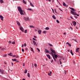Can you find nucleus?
<instances>
[{
    "label": "nucleus",
    "instance_id": "nucleus-1",
    "mask_svg": "<svg viewBox=\"0 0 80 80\" xmlns=\"http://www.w3.org/2000/svg\"><path fill=\"white\" fill-rule=\"evenodd\" d=\"M16 22L17 23L18 26H19V27L20 30H21L22 32H24V30H23V28L21 26V25H20V22L18 21H16Z\"/></svg>",
    "mask_w": 80,
    "mask_h": 80
},
{
    "label": "nucleus",
    "instance_id": "nucleus-2",
    "mask_svg": "<svg viewBox=\"0 0 80 80\" xmlns=\"http://www.w3.org/2000/svg\"><path fill=\"white\" fill-rule=\"evenodd\" d=\"M18 9L19 12H20L21 15H24L23 13V10L21 8V7L20 6H18Z\"/></svg>",
    "mask_w": 80,
    "mask_h": 80
},
{
    "label": "nucleus",
    "instance_id": "nucleus-3",
    "mask_svg": "<svg viewBox=\"0 0 80 80\" xmlns=\"http://www.w3.org/2000/svg\"><path fill=\"white\" fill-rule=\"evenodd\" d=\"M71 13L73 14V15H77L78 17H79V14H77L76 12L73 11L72 10H71Z\"/></svg>",
    "mask_w": 80,
    "mask_h": 80
},
{
    "label": "nucleus",
    "instance_id": "nucleus-4",
    "mask_svg": "<svg viewBox=\"0 0 80 80\" xmlns=\"http://www.w3.org/2000/svg\"><path fill=\"white\" fill-rule=\"evenodd\" d=\"M24 20L25 21H29V17H24Z\"/></svg>",
    "mask_w": 80,
    "mask_h": 80
},
{
    "label": "nucleus",
    "instance_id": "nucleus-5",
    "mask_svg": "<svg viewBox=\"0 0 80 80\" xmlns=\"http://www.w3.org/2000/svg\"><path fill=\"white\" fill-rule=\"evenodd\" d=\"M72 23L74 26H76V25H77V22L75 21H72Z\"/></svg>",
    "mask_w": 80,
    "mask_h": 80
},
{
    "label": "nucleus",
    "instance_id": "nucleus-6",
    "mask_svg": "<svg viewBox=\"0 0 80 80\" xmlns=\"http://www.w3.org/2000/svg\"><path fill=\"white\" fill-rule=\"evenodd\" d=\"M50 50L52 53H53L54 54H55V53H56V52H55V50H53V49H52V48H50Z\"/></svg>",
    "mask_w": 80,
    "mask_h": 80
},
{
    "label": "nucleus",
    "instance_id": "nucleus-7",
    "mask_svg": "<svg viewBox=\"0 0 80 80\" xmlns=\"http://www.w3.org/2000/svg\"><path fill=\"white\" fill-rule=\"evenodd\" d=\"M32 42L34 45V46L36 45V47H37V42H35V41L33 40H32Z\"/></svg>",
    "mask_w": 80,
    "mask_h": 80
},
{
    "label": "nucleus",
    "instance_id": "nucleus-8",
    "mask_svg": "<svg viewBox=\"0 0 80 80\" xmlns=\"http://www.w3.org/2000/svg\"><path fill=\"white\" fill-rule=\"evenodd\" d=\"M0 18H1V19L2 20V21H3V17L2 15H0Z\"/></svg>",
    "mask_w": 80,
    "mask_h": 80
},
{
    "label": "nucleus",
    "instance_id": "nucleus-9",
    "mask_svg": "<svg viewBox=\"0 0 80 80\" xmlns=\"http://www.w3.org/2000/svg\"><path fill=\"white\" fill-rule=\"evenodd\" d=\"M38 34L39 35H40L41 34V33H42V31L41 30H38Z\"/></svg>",
    "mask_w": 80,
    "mask_h": 80
},
{
    "label": "nucleus",
    "instance_id": "nucleus-10",
    "mask_svg": "<svg viewBox=\"0 0 80 80\" xmlns=\"http://www.w3.org/2000/svg\"><path fill=\"white\" fill-rule=\"evenodd\" d=\"M56 54V53L54 54V58H57V57H58V56Z\"/></svg>",
    "mask_w": 80,
    "mask_h": 80
},
{
    "label": "nucleus",
    "instance_id": "nucleus-11",
    "mask_svg": "<svg viewBox=\"0 0 80 80\" xmlns=\"http://www.w3.org/2000/svg\"><path fill=\"white\" fill-rule=\"evenodd\" d=\"M26 10H29L30 11H32V12H33V9H32L28 8L26 9Z\"/></svg>",
    "mask_w": 80,
    "mask_h": 80
},
{
    "label": "nucleus",
    "instance_id": "nucleus-12",
    "mask_svg": "<svg viewBox=\"0 0 80 80\" xmlns=\"http://www.w3.org/2000/svg\"><path fill=\"white\" fill-rule=\"evenodd\" d=\"M8 55L9 56H11V57H12L13 56V55H12V52H10L9 54H8Z\"/></svg>",
    "mask_w": 80,
    "mask_h": 80
},
{
    "label": "nucleus",
    "instance_id": "nucleus-13",
    "mask_svg": "<svg viewBox=\"0 0 80 80\" xmlns=\"http://www.w3.org/2000/svg\"><path fill=\"white\" fill-rule=\"evenodd\" d=\"M47 56L48 58L49 59H50V56L49 54H47Z\"/></svg>",
    "mask_w": 80,
    "mask_h": 80
},
{
    "label": "nucleus",
    "instance_id": "nucleus-14",
    "mask_svg": "<svg viewBox=\"0 0 80 80\" xmlns=\"http://www.w3.org/2000/svg\"><path fill=\"white\" fill-rule=\"evenodd\" d=\"M70 9H71L72 10V11H75V9L74 8H69Z\"/></svg>",
    "mask_w": 80,
    "mask_h": 80
},
{
    "label": "nucleus",
    "instance_id": "nucleus-15",
    "mask_svg": "<svg viewBox=\"0 0 80 80\" xmlns=\"http://www.w3.org/2000/svg\"><path fill=\"white\" fill-rule=\"evenodd\" d=\"M52 17L53 19H54V20L56 19V17H55V15H53V16H52Z\"/></svg>",
    "mask_w": 80,
    "mask_h": 80
},
{
    "label": "nucleus",
    "instance_id": "nucleus-16",
    "mask_svg": "<svg viewBox=\"0 0 80 80\" xmlns=\"http://www.w3.org/2000/svg\"><path fill=\"white\" fill-rule=\"evenodd\" d=\"M30 4L31 7H34V5L31 2H30Z\"/></svg>",
    "mask_w": 80,
    "mask_h": 80
},
{
    "label": "nucleus",
    "instance_id": "nucleus-17",
    "mask_svg": "<svg viewBox=\"0 0 80 80\" xmlns=\"http://www.w3.org/2000/svg\"><path fill=\"white\" fill-rule=\"evenodd\" d=\"M22 2L23 3H24V4H27V2L25 0H22Z\"/></svg>",
    "mask_w": 80,
    "mask_h": 80
},
{
    "label": "nucleus",
    "instance_id": "nucleus-18",
    "mask_svg": "<svg viewBox=\"0 0 80 80\" xmlns=\"http://www.w3.org/2000/svg\"><path fill=\"white\" fill-rule=\"evenodd\" d=\"M63 5L64 7H66V4L65 3V2H63Z\"/></svg>",
    "mask_w": 80,
    "mask_h": 80
},
{
    "label": "nucleus",
    "instance_id": "nucleus-19",
    "mask_svg": "<svg viewBox=\"0 0 80 80\" xmlns=\"http://www.w3.org/2000/svg\"><path fill=\"white\" fill-rule=\"evenodd\" d=\"M45 52H45L46 53H48V52H49V51L47 50V49H45Z\"/></svg>",
    "mask_w": 80,
    "mask_h": 80
},
{
    "label": "nucleus",
    "instance_id": "nucleus-20",
    "mask_svg": "<svg viewBox=\"0 0 80 80\" xmlns=\"http://www.w3.org/2000/svg\"><path fill=\"white\" fill-rule=\"evenodd\" d=\"M45 30H49V29H50V28H49L48 27H46V28H45Z\"/></svg>",
    "mask_w": 80,
    "mask_h": 80
},
{
    "label": "nucleus",
    "instance_id": "nucleus-21",
    "mask_svg": "<svg viewBox=\"0 0 80 80\" xmlns=\"http://www.w3.org/2000/svg\"><path fill=\"white\" fill-rule=\"evenodd\" d=\"M70 53L72 55H73V52H72V50H71Z\"/></svg>",
    "mask_w": 80,
    "mask_h": 80
},
{
    "label": "nucleus",
    "instance_id": "nucleus-22",
    "mask_svg": "<svg viewBox=\"0 0 80 80\" xmlns=\"http://www.w3.org/2000/svg\"><path fill=\"white\" fill-rule=\"evenodd\" d=\"M12 61H13V62H15V61H17V59L15 58L14 59H12Z\"/></svg>",
    "mask_w": 80,
    "mask_h": 80
},
{
    "label": "nucleus",
    "instance_id": "nucleus-23",
    "mask_svg": "<svg viewBox=\"0 0 80 80\" xmlns=\"http://www.w3.org/2000/svg\"><path fill=\"white\" fill-rule=\"evenodd\" d=\"M29 27H30V28H35V27L33 26H29Z\"/></svg>",
    "mask_w": 80,
    "mask_h": 80
},
{
    "label": "nucleus",
    "instance_id": "nucleus-24",
    "mask_svg": "<svg viewBox=\"0 0 80 80\" xmlns=\"http://www.w3.org/2000/svg\"><path fill=\"white\" fill-rule=\"evenodd\" d=\"M1 3H3V0H0Z\"/></svg>",
    "mask_w": 80,
    "mask_h": 80
},
{
    "label": "nucleus",
    "instance_id": "nucleus-25",
    "mask_svg": "<svg viewBox=\"0 0 80 80\" xmlns=\"http://www.w3.org/2000/svg\"><path fill=\"white\" fill-rule=\"evenodd\" d=\"M2 74H4L5 73V72H4V71H1Z\"/></svg>",
    "mask_w": 80,
    "mask_h": 80
},
{
    "label": "nucleus",
    "instance_id": "nucleus-26",
    "mask_svg": "<svg viewBox=\"0 0 80 80\" xmlns=\"http://www.w3.org/2000/svg\"><path fill=\"white\" fill-rule=\"evenodd\" d=\"M30 48L32 50V51L33 53H34V51H33V48H32V47H30Z\"/></svg>",
    "mask_w": 80,
    "mask_h": 80
},
{
    "label": "nucleus",
    "instance_id": "nucleus-27",
    "mask_svg": "<svg viewBox=\"0 0 80 80\" xmlns=\"http://www.w3.org/2000/svg\"><path fill=\"white\" fill-rule=\"evenodd\" d=\"M28 77H30V73H28V75H27Z\"/></svg>",
    "mask_w": 80,
    "mask_h": 80
},
{
    "label": "nucleus",
    "instance_id": "nucleus-28",
    "mask_svg": "<svg viewBox=\"0 0 80 80\" xmlns=\"http://www.w3.org/2000/svg\"><path fill=\"white\" fill-rule=\"evenodd\" d=\"M48 45H49V46H50L51 47H52L53 46V45H52V44H51L50 43H49Z\"/></svg>",
    "mask_w": 80,
    "mask_h": 80
},
{
    "label": "nucleus",
    "instance_id": "nucleus-29",
    "mask_svg": "<svg viewBox=\"0 0 80 80\" xmlns=\"http://www.w3.org/2000/svg\"><path fill=\"white\" fill-rule=\"evenodd\" d=\"M27 73V70L25 69V72H24V73Z\"/></svg>",
    "mask_w": 80,
    "mask_h": 80
},
{
    "label": "nucleus",
    "instance_id": "nucleus-30",
    "mask_svg": "<svg viewBox=\"0 0 80 80\" xmlns=\"http://www.w3.org/2000/svg\"><path fill=\"white\" fill-rule=\"evenodd\" d=\"M12 43L13 45L15 44V42H12Z\"/></svg>",
    "mask_w": 80,
    "mask_h": 80
},
{
    "label": "nucleus",
    "instance_id": "nucleus-31",
    "mask_svg": "<svg viewBox=\"0 0 80 80\" xmlns=\"http://www.w3.org/2000/svg\"><path fill=\"white\" fill-rule=\"evenodd\" d=\"M72 40H74V41H75L76 42H77V39H72Z\"/></svg>",
    "mask_w": 80,
    "mask_h": 80
},
{
    "label": "nucleus",
    "instance_id": "nucleus-32",
    "mask_svg": "<svg viewBox=\"0 0 80 80\" xmlns=\"http://www.w3.org/2000/svg\"><path fill=\"white\" fill-rule=\"evenodd\" d=\"M42 32H43V33H44L45 34V33H46V32H47V31H44Z\"/></svg>",
    "mask_w": 80,
    "mask_h": 80
},
{
    "label": "nucleus",
    "instance_id": "nucleus-33",
    "mask_svg": "<svg viewBox=\"0 0 80 80\" xmlns=\"http://www.w3.org/2000/svg\"><path fill=\"white\" fill-rule=\"evenodd\" d=\"M34 66L36 68H37V64L34 63Z\"/></svg>",
    "mask_w": 80,
    "mask_h": 80
},
{
    "label": "nucleus",
    "instance_id": "nucleus-34",
    "mask_svg": "<svg viewBox=\"0 0 80 80\" xmlns=\"http://www.w3.org/2000/svg\"><path fill=\"white\" fill-rule=\"evenodd\" d=\"M62 60V59H59V62H60V64H61V65H62V62H61V61H60V60Z\"/></svg>",
    "mask_w": 80,
    "mask_h": 80
},
{
    "label": "nucleus",
    "instance_id": "nucleus-35",
    "mask_svg": "<svg viewBox=\"0 0 80 80\" xmlns=\"http://www.w3.org/2000/svg\"><path fill=\"white\" fill-rule=\"evenodd\" d=\"M56 22L57 23H60V22H59V21H58V20H56Z\"/></svg>",
    "mask_w": 80,
    "mask_h": 80
},
{
    "label": "nucleus",
    "instance_id": "nucleus-36",
    "mask_svg": "<svg viewBox=\"0 0 80 80\" xmlns=\"http://www.w3.org/2000/svg\"><path fill=\"white\" fill-rule=\"evenodd\" d=\"M27 30H26L24 31V32H25V33H27Z\"/></svg>",
    "mask_w": 80,
    "mask_h": 80
},
{
    "label": "nucleus",
    "instance_id": "nucleus-37",
    "mask_svg": "<svg viewBox=\"0 0 80 80\" xmlns=\"http://www.w3.org/2000/svg\"><path fill=\"white\" fill-rule=\"evenodd\" d=\"M54 12L55 13H57V11H56V9H54Z\"/></svg>",
    "mask_w": 80,
    "mask_h": 80
},
{
    "label": "nucleus",
    "instance_id": "nucleus-38",
    "mask_svg": "<svg viewBox=\"0 0 80 80\" xmlns=\"http://www.w3.org/2000/svg\"><path fill=\"white\" fill-rule=\"evenodd\" d=\"M32 39L34 40H35V41H37V40L35 38H32Z\"/></svg>",
    "mask_w": 80,
    "mask_h": 80
},
{
    "label": "nucleus",
    "instance_id": "nucleus-39",
    "mask_svg": "<svg viewBox=\"0 0 80 80\" xmlns=\"http://www.w3.org/2000/svg\"><path fill=\"white\" fill-rule=\"evenodd\" d=\"M52 58L55 57L54 56V54H53V53H52Z\"/></svg>",
    "mask_w": 80,
    "mask_h": 80
},
{
    "label": "nucleus",
    "instance_id": "nucleus-40",
    "mask_svg": "<svg viewBox=\"0 0 80 80\" xmlns=\"http://www.w3.org/2000/svg\"><path fill=\"white\" fill-rule=\"evenodd\" d=\"M7 54H5L4 56H3V57H7Z\"/></svg>",
    "mask_w": 80,
    "mask_h": 80
},
{
    "label": "nucleus",
    "instance_id": "nucleus-41",
    "mask_svg": "<svg viewBox=\"0 0 80 80\" xmlns=\"http://www.w3.org/2000/svg\"><path fill=\"white\" fill-rule=\"evenodd\" d=\"M51 9H52V12H53V13H55V12H54V10H53V9L52 8Z\"/></svg>",
    "mask_w": 80,
    "mask_h": 80
},
{
    "label": "nucleus",
    "instance_id": "nucleus-42",
    "mask_svg": "<svg viewBox=\"0 0 80 80\" xmlns=\"http://www.w3.org/2000/svg\"><path fill=\"white\" fill-rule=\"evenodd\" d=\"M53 59H54V60H55V61H56V59L55 58V57H53Z\"/></svg>",
    "mask_w": 80,
    "mask_h": 80
},
{
    "label": "nucleus",
    "instance_id": "nucleus-43",
    "mask_svg": "<svg viewBox=\"0 0 80 80\" xmlns=\"http://www.w3.org/2000/svg\"><path fill=\"white\" fill-rule=\"evenodd\" d=\"M8 43H12V42H11V41H9L8 42Z\"/></svg>",
    "mask_w": 80,
    "mask_h": 80
},
{
    "label": "nucleus",
    "instance_id": "nucleus-44",
    "mask_svg": "<svg viewBox=\"0 0 80 80\" xmlns=\"http://www.w3.org/2000/svg\"><path fill=\"white\" fill-rule=\"evenodd\" d=\"M11 65L12 66H13V62H11Z\"/></svg>",
    "mask_w": 80,
    "mask_h": 80
},
{
    "label": "nucleus",
    "instance_id": "nucleus-45",
    "mask_svg": "<svg viewBox=\"0 0 80 80\" xmlns=\"http://www.w3.org/2000/svg\"><path fill=\"white\" fill-rule=\"evenodd\" d=\"M5 50V48H2V51H3V50Z\"/></svg>",
    "mask_w": 80,
    "mask_h": 80
},
{
    "label": "nucleus",
    "instance_id": "nucleus-46",
    "mask_svg": "<svg viewBox=\"0 0 80 80\" xmlns=\"http://www.w3.org/2000/svg\"><path fill=\"white\" fill-rule=\"evenodd\" d=\"M16 58H19V57H18V55L16 56Z\"/></svg>",
    "mask_w": 80,
    "mask_h": 80
},
{
    "label": "nucleus",
    "instance_id": "nucleus-47",
    "mask_svg": "<svg viewBox=\"0 0 80 80\" xmlns=\"http://www.w3.org/2000/svg\"><path fill=\"white\" fill-rule=\"evenodd\" d=\"M24 47H26V46H27V44H26V43H25L24 44Z\"/></svg>",
    "mask_w": 80,
    "mask_h": 80
},
{
    "label": "nucleus",
    "instance_id": "nucleus-48",
    "mask_svg": "<svg viewBox=\"0 0 80 80\" xmlns=\"http://www.w3.org/2000/svg\"><path fill=\"white\" fill-rule=\"evenodd\" d=\"M69 28H70L71 29V30H72L73 29V28H72V27H69Z\"/></svg>",
    "mask_w": 80,
    "mask_h": 80
},
{
    "label": "nucleus",
    "instance_id": "nucleus-49",
    "mask_svg": "<svg viewBox=\"0 0 80 80\" xmlns=\"http://www.w3.org/2000/svg\"><path fill=\"white\" fill-rule=\"evenodd\" d=\"M37 49L38 52H40V49H38V48H37Z\"/></svg>",
    "mask_w": 80,
    "mask_h": 80
},
{
    "label": "nucleus",
    "instance_id": "nucleus-50",
    "mask_svg": "<svg viewBox=\"0 0 80 80\" xmlns=\"http://www.w3.org/2000/svg\"><path fill=\"white\" fill-rule=\"evenodd\" d=\"M48 75H49V76H51V74H50V73H48Z\"/></svg>",
    "mask_w": 80,
    "mask_h": 80
},
{
    "label": "nucleus",
    "instance_id": "nucleus-51",
    "mask_svg": "<svg viewBox=\"0 0 80 80\" xmlns=\"http://www.w3.org/2000/svg\"><path fill=\"white\" fill-rule=\"evenodd\" d=\"M59 10H60V11H61V12H63V11H62V10H61V9H60V8H59Z\"/></svg>",
    "mask_w": 80,
    "mask_h": 80
},
{
    "label": "nucleus",
    "instance_id": "nucleus-52",
    "mask_svg": "<svg viewBox=\"0 0 80 80\" xmlns=\"http://www.w3.org/2000/svg\"><path fill=\"white\" fill-rule=\"evenodd\" d=\"M74 17H75V18H78V17H77V16H75Z\"/></svg>",
    "mask_w": 80,
    "mask_h": 80
},
{
    "label": "nucleus",
    "instance_id": "nucleus-53",
    "mask_svg": "<svg viewBox=\"0 0 80 80\" xmlns=\"http://www.w3.org/2000/svg\"><path fill=\"white\" fill-rule=\"evenodd\" d=\"M23 67H25V63H23Z\"/></svg>",
    "mask_w": 80,
    "mask_h": 80
},
{
    "label": "nucleus",
    "instance_id": "nucleus-54",
    "mask_svg": "<svg viewBox=\"0 0 80 80\" xmlns=\"http://www.w3.org/2000/svg\"><path fill=\"white\" fill-rule=\"evenodd\" d=\"M13 57H16V56L15 55H14L12 56Z\"/></svg>",
    "mask_w": 80,
    "mask_h": 80
},
{
    "label": "nucleus",
    "instance_id": "nucleus-55",
    "mask_svg": "<svg viewBox=\"0 0 80 80\" xmlns=\"http://www.w3.org/2000/svg\"><path fill=\"white\" fill-rule=\"evenodd\" d=\"M53 62V59H52L51 60V63H52V62Z\"/></svg>",
    "mask_w": 80,
    "mask_h": 80
},
{
    "label": "nucleus",
    "instance_id": "nucleus-56",
    "mask_svg": "<svg viewBox=\"0 0 80 80\" xmlns=\"http://www.w3.org/2000/svg\"><path fill=\"white\" fill-rule=\"evenodd\" d=\"M68 46H69V47H71V44H69V45H68Z\"/></svg>",
    "mask_w": 80,
    "mask_h": 80
},
{
    "label": "nucleus",
    "instance_id": "nucleus-57",
    "mask_svg": "<svg viewBox=\"0 0 80 80\" xmlns=\"http://www.w3.org/2000/svg\"><path fill=\"white\" fill-rule=\"evenodd\" d=\"M50 75H52V71H50Z\"/></svg>",
    "mask_w": 80,
    "mask_h": 80
},
{
    "label": "nucleus",
    "instance_id": "nucleus-58",
    "mask_svg": "<svg viewBox=\"0 0 80 80\" xmlns=\"http://www.w3.org/2000/svg\"><path fill=\"white\" fill-rule=\"evenodd\" d=\"M22 52H24V49H22Z\"/></svg>",
    "mask_w": 80,
    "mask_h": 80
},
{
    "label": "nucleus",
    "instance_id": "nucleus-59",
    "mask_svg": "<svg viewBox=\"0 0 80 80\" xmlns=\"http://www.w3.org/2000/svg\"><path fill=\"white\" fill-rule=\"evenodd\" d=\"M48 53H49V54H51V53H52V52H48Z\"/></svg>",
    "mask_w": 80,
    "mask_h": 80
},
{
    "label": "nucleus",
    "instance_id": "nucleus-60",
    "mask_svg": "<svg viewBox=\"0 0 80 80\" xmlns=\"http://www.w3.org/2000/svg\"><path fill=\"white\" fill-rule=\"evenodd\" d=\"M24 47V45L22 44V47Z\"/></svg>",
    "mask_w": 80,
    "mask_h": 80
},
{
    "label": "nucleus",
    "instance_id": "nucleus-61",
    "mask_svg": "<svg viewBox=\"0 0 80 80\" xmlns=\"http://www.w3.org/2000/svg\"><path fill=\"white\" fill-rule=\"evenodd\" d=\"M26 51H27V50H28V48H26Z\"/></svg>",
    "mask_w": 80,
    "mask_h": 80
},
{
    "label": "nucleus",
    "instance_id": "nucleus-62",
    "mask_svg": "<svg viewBox=\"0 0 80 80\" xmlns=\"http://www.w3.org/2000/svg\"><path fill=\"white\" fill-rule=\"evenodd\" d=\"M52 2L53 3V2H54V0H52Z\"/></svg>",
    "mask_w": 80,
    "mask_h": 80
},
{
    "label": "nucleus",
    "instance_id": "nucleus-63",
    "mask_svg": "<svg viewBox=\"0 0 80 80\" xmlns=\"http://www.w3.org/2000/svg\"><path fill=\"white\" fill-rule=\"evenodd\" d=\"M70 17L71 18V19H73V18H72V17L70 16Z\"/></svg>",
    "mask_w": 80,
    "mask_h": 80
},
{
    "label": "nucleus",
    "instance_id": "nucleus-64",
    "mask_svg": "<svg viewBox=\"0 0 80 80\" xmlns=\"http://www.w3.org/2000/svg\"><path fill=\"white\" fill-rule=\"evenodd\" d=\"M62 58L63 60H65V58Z\"/></svg>",
    "mask_w": 80,
    "mask_h": 80
}]
</instances>
